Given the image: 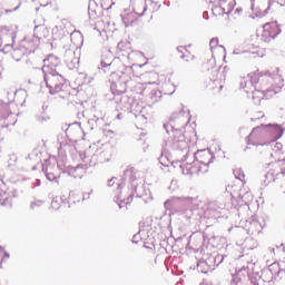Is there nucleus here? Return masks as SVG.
I'll list each match as a JSON object with an SVG mask.
<instances>
[{"instance_id": "f257e3e1", "label": "nucleus", "mask_w": 285, "mask_h": 285, "mask_svg": "<svg viewBox=\"0 0 285 285\" xmlns=\"http://www.w3.org/2000/svg\"><path fill=\"white\" fill-rule=\"evenodd\" d=\"M240 88L247 95L258 92V99H264L266 96L273 97L284 88V77L279 73V68H272L266 71L256 70L240 81Z\"/></svg>"}, {"instance_id": "f03ea898", "label": "nucleus", "mask_w": 285, "mask_h": 285, "mask_svg": "<svg viewBox=\"0 0 285 285\" xmlns=\"http://www.w3.org/2000/svg\"><path fill=\"white\" fill-rule=\"evenodd\" d=\"M199 206L197 198L195 197H171L165 202L166 210H170L173 215L179 213L187 219H190L194 215V210H197Z\"/></svg>"}, {"instance_id": "7ed1b4c3", "label": "nucleus", "mask_w": 285, "mask_h": 285, "mask_svg": "<svg viewBox=\"0 0 285 285\" xmlns=\"http://www.w3.org/2000/svg\"><path fill=\"white\" fill-rule=\"evenodd\" d=\"M242 262H245L246 265H243L242 268L236 271V274L232 275L230 285H239L246 279L255 277L257 274L256 262L253 259V255L245 254L242 256Z\"/></svg>"}, {"instance_id": "20e7f679", "label": "nucleus", "mask_w": 285, "mask_h": 285, "mask_svg": "<svg viewBox=\"0 0 285 285\" xmlns=\"http://www.w3.org/2000/svg\"><path fill=\"white\" fill-rule=\"evenodd\" d=\"M165 130L171 134L166 141V147L171 148V150H181V153H186L184 159L188 157V141H186V136H184V131L180 129H174L173 125H165Z\"/></svg>"}, {"instance_id": "39448f33", "label": "nucleus", "mask_w": 285, "mask_h": 285, "mask_svg": "<svg viewBox=\"0 0 285 285\" xmlns=\"http://www.w3.org/2000/svg\"><path fill=\"white\" fill-rule=\"evenodd\" d=\"M266 179L273 181L278 190H285V159L273 165L266 175Z\"/></svg>"}, {"instance_id": "423d86ee", "label": "nucleus", "mask_w": 285, "mask_h": 285, "mask_svg": "<svg viewBox=\"0 0 285 285\" xmlns=\"http://www.w3.org/2000/svg\"><path fill=\"white\" fill-rule=\"evenodd\" d=\"M47 88H49L50 95H57V92H63L67 90L68 97H70V86L59 73H51L45 76Z\"/></svg>"}, {"instance_id": "0eeeda50", "label": "nucleus", "mask_w": 285, "mask_h": 285, "mask_svg": "<svg viewBox=\"0 0 285 285\" xmlns=\"http://www.w3.org/2000/svg\"><path fill=\"white\" fill-rule=\"evenodd\" d=\"M245 141L247 146H268V131L264 128V125L254 127Z\"/></svg>"}, {"instance_id": "6e6552de", "label": "nucleus", "mask_w": 285, "mask_h": 285, "mask_svg": "<svg viewBox=\"0 0 285 285\" xmlns=\"http://www.w3.org/2000/svg\"><path fill=\"white\" fill-rule=\"evenodd\" d=\"M282 35V28L277 21L267 22L263 26V32L261 35V40L265 43H271L273 39Z\"/></svg>"}, {"instance_id": "1a4fd4ad", "label": "nucleus", "mask_w": 285, "mask_h": 285, "mask_svg": "<svg viewBox=\"0 0 285 285\" xmlns=\"http://www.w3.org/2000/svg\"><path fill=\"white\" fill-rule=\"evenodd\" d=\"M279 275V265L277 264H272L268 268L264 269L262 272V275H255L254 277L257 279H263V282L271 283L274 279H277V276Z\"/></svg>"}, {"instance_id": "9d476101", "label": "nucleus", "mask_w": 285, "mask_h": 285, "mask_svg": "<svg viewBox=\"0 0 285 285\" xmlns=\"http://www.w3.org/2000/svg\"><path fill=\"white\" fill-rule=\"evenodd\" d=\"M235 0H219L218 6L212 9L215 14H230L235 8Z\"/></svg>"}, {"instance_id": "9b49d317", "label": "nucleus", "mask_w": 285, "mask_h": 285, "mask_svg": "<svg viewBox=\"0 0 285 285\" xmlns=\"http://www.w3.org/2000/svg\"><path fill=\"white\" fill-rule=\"evenodd\" d=\"M58 67L59 58L50 55L43 60L42 72L45 73V76L55 75V72H57Z\"/></svg>"}, {"instance_id": "f8f14e48", "label": "nucleus", "mask_w": 285, "mask_h": 285, "mask_svg": "<svg viewBox=\"0 0 285 285\" xmlns=\"http://www.w3.org/2000/svg\"><path fill=\"white\" fill-rule=\"evenodd\" d=\"M264 129L267 131V140L269 142L276 141V139H279V137L284 135V129H282V126L276 124L264 125Z\"/></svg>"}, {"instance_id": "ddd939ff", "label": "nucleus", "mask_w": 285, "mask_h": 285, "mask_svg": "<svg viewBox=\"0 0 285 285\" xmlns=\"http://www.w3.org/2000/svg\"><path fill=\"white\" fill-rule=\"evenodd\" d=\"M195 159L196 166H199V164L210 166V164H213L214 156L208 150H200L197 154H195Z\"/></svg>"}, {"instance_id": "4468645a", "label": "nucleus", "mask_w": 285, "mask_h": 285, "mask_svg": "<svg viewBox=\"0 0 285 285\" xmlns=\"http://www.w3.org/2000/svg\"><path fill=\"white\" fill-rule=\"evenodd\" d=\"M117 193H118V196H117V200H118V206L119 208H124V205L125 206H128V204H131L132 203V194H129V195H124L120 190L121 188H124V183H118L117 184Z\"/></svg>"}, {"instance_id": "2eb2a0df", "label": "nucleus", "mask_w": 285, "mask_h": 285, "mask_svg": "<svg viewBox=\"0 0 285 285\" xmlns=\"http://www.w3.org/2000/svg\"><path fill=\"white\" fill-rule=\"evenodd\" d=\"M12 202V195L8 193V185L0 180V206H6Z\"/></svg>"}, {"instance_id": "dca6fc26", "label": "nucleus", "mask_w": 285, "mask_h": 285, "mask_svg": "<svg viewBox=\"0 0 285 285\" xmlns=\"http://www.w3.org/2000/svg\"><path fill=\"white\" fill-rule=\"evenodd\" d=\"M180 169L183 170V175H196L197 163L193 161V164H189L183 160V163L180 164Z\"/></svg>"}, {"instance_id": "f3484780", "label": "nucleus", "mask_w": 285, "mask_h": 285, "mask_svg": "<svg viewBox=\"0 0 285 285\" xmlns=\"http://www.w3.org/2000/svg\"><path fill=\"white\" fill-rule=\"evenodd\" d=\"M14 31L9 27H2L0 29V39L2 41H14Z\"/></svg>"}, {"instance_id": "a211bd4d", "label": "nucleus", "mask_w": 285, "mask_h": 285, "mask_svg": "<svg viewBox=\"0 0 285 285\" xmlns=\"http://www.w3.org/2000/svg\"><path fill=\"white\" fill-rule=\"evenodd\" d=\"M72 36L75 39L73 46H76V50H81L83 47V33L79 30H73Z\"/></svg>"}, {"instance_id": "6ab92c4d", "label": "nucleus", "mask_w": 285, "mask_h": 285, "mask_svg": "<svg viewBox=\"0 0 285 285\" xmlns=\"http://www.w3.org/2000/svg\"><path fill=\"white\" fill-rule=\"evenodd\" d=\"M146 10H148V7H146V0H141L140 3L135 4L134 7V12L138 17H144V14H146Z\"/></svg>"}, {"instance_id": "aec40b11", "label": "nucleus", "mask_w": 285, "mask_h": 285, "mask_svg": "<svg viewBox=\"0 0 285 285\" xmlns=\"http://www.w3.org/2000/svg\"><path fill=\"white\" fill-rule=\"evenodd\" d=\"M264 228V225H262V223H259V220L257 219H253L250 223H249V230L252 232L253 235L257 234L263 230Z\"/></svg>"}, {"instance_id": "412c9836", "label": "nucleus", "mask_w": 285, "mask_h": 285, "mask_svg": "<svg viewBox=\"0 0 285 285\" xmlns=\"http://www.w3.org/2000/svg\"><path fill=\"white\" fill-rule=\"evenodd\" d=\"M59 175V168L57 167H49L46 173V177L49 181H55L57 176Z\"/></svg>"}, {"instance_id": "4be33fe9", "label": "nucleus", "mask_w": 285, "mask_h": 285, "mask_svg": "<svg viewBox=\"0 0 285 285\" xmlns=\"http://www.w3.org/2000/svg\"><path fill=\"white\" fill-rule=\"evenodd\" d=\"M150 104H158L161 101V91L160 90H153L149 96Z\"/></svg>"}, {"instance_id": "5701e85b", "label": "nucleus", "mask_w": 285, "mask_h": 285, "mask_svg": "<svg viewBox=\"0 0 285 285\" xmlns=\"http://www.w3.org/2000/svg\"><path fill=\"white\" fill-rule=\"evenodd\" d=\"M117 48L120 52H128V50H130V42L120 41V42H118Z\"/></svg>"}, {"instance_id": "b1692460", "label": "nucleus", "mask_w": 285, "mask_h": 285, "mask_svg": "<svg viewBox=\"0 0 285 285\" xmlns=\"http://www.w3.org/2000/svg\"><path fill=\"white\" fill-rule=\"evenodd\" d=\"M205 173H208V165L206 164H198L196 166V175H204Z\"/></svg>"}, {"instance_id": "393cba45", "label": "nucleus", "mask_w": 285, "mask_h": 285, "mask_svg": "<svg viewBox=\"0 0 285 285\" xmlns=\"http://www.w3.org/2000/svg\"><path fill=\"white\" fill-rule=\"evenodd\" d=\"M99 1L102 10H110V8L115 6V2H112V0H99Z\"/></svg>"}, {"instance_id": "a878e982", "label": "nucleus", "mask_w": 285, "mask_h": 285, "mask_svg": "<svg viewBox=\"0 0 285 285\" xmlns=\"http://www.w3.org/2000/svg\"><path fill=\"white\" fill-rule=\"evenodd\" d=\"M234 177L239 179V181H244L246 175H244V170L242 168L234 169Z\"/></svg>"}, {"instance_id": "bb28decb", "label": "nucleus", "mask_w": 285, "mask_h": 285, "mask_svg": "<svg viewBox=\"0 0 285 285\" xmlns=\"http://www.w3.org/2000/svg\"><path fill=\"white\" fill-rule=\"evenodd\" d=\"M136 124L138 126H146L148 124V118H146V116H144V115H138L136 117Z\"/></svg>"}, {"instance_id": "cd10ccee", "label": "nucleus", "mask_w": 285, "mask_h": 285, "mask_svg": "<svg viewBox=\"0 0 285 285\" xmlns=\"http://www.w3.org/2000/svg\"><path fill=\"white\" fill-rule=\"evenodd\" d=\"M75 82L77 83V86H83V83H86V73L79 72Z\"/></svg>"}, {"instance_id": "c85d7f7f", "label": "nucleus", "mask_w": 285, "mask_h": 285, "mask_svg": "<svg viewBox=\"0 0 285 285\" xmlns=\"http://www.w3.org/2000/svg\"><path fill=\"white\" fill-rule=\"evenodd\" d=\"M210 88L213 90H217V92H222V88H224V85L219 82V80L212 81Z\"/></svg>"}, {"instance_id": "c756f323", "label": "nucleus", "mask_w": 285, "mask_h": 285, "mask_svg": "<svg viewBox=\"0 0 285 285\" xmlns=\"http://www.w3.org/2000/svg\"><path fill=\"white\" fill-rule=\"evenodd\" d=\"M225 257H226V255H222V254L216 255L214 258V264L216 266H219V264H222L224 262Z\"/></svg>"}, {"instance_id": "7c9ffc66", "label": "nucleus", "mask_w": 285, "mask_h": 285, "mask_svg": "<svg viewBox=\"0 0 285 285\" xmlns=\"http://www.w3.org/2000/svg\"><path fill=\"white\" fill-rule=\"evenodd\" d=\"M177 50L178 52L181 53L180 56L181 59H186V57H188V55H186L188 53V49H186V47H178Z\"/></svg>"}, {"instance_id": "2f4dec72", "label": "nucleus", "mask_w": 285, "mask_h": 285, "mask_svg": "<svg viewBox=\"0 0 285 285\" xmlns=\"http://www.w3.org/2000/svg\"><path fill=\"white\" fill-rule=\"evenodd\" d=\"M217 46H219V39L213 38L209 42L210 49L213 50L214 48H217Z\"/></svg>"}, {"instance_id": "473e14b6", "label": "nucleus", "mask_w": 285, "mask_h": 285, "mask_svg": "<svg viewBox=\"0 0 285 285\" xmlns=\"http://www.w3.org/2000/svg\"><path fill=\"white\" fill-rule=\"evenodd\" d=\"M100 66H101V68H108V66H112V61L101 60Z\"/></svg>"}, {"instance_id": "72a5a7b5", "label": "nucleus", "mask_w": 285, "mask_h": 285, "mask_svg": "<svg viewBox=\"0 0 285 285\" xmlns=\"http://www.w3.org/2000/svg\"><path fill=\"white\" fill-rule=\"evenodd\" d=\"M51 208L53 210H59V202L58 200H52L51 202Z\"/></svg>"}, {"instance_id": "f704fd0d", "label": "nucleus", "mask_w": 285, "mask_h": 285, "mask_svg": "<svg viewBox=\"0 0 285 285\" xmlns=\"http://www.w3.org/2000/svg\"><path fill=\"white\" fill-rule=\"evenodd\" d=\"M0 253L3 254V257L0 258L1 259V264L3 263V259H10V254H8L7 252L0 250Z\"/></svg>"}, {"instance_id": "c9c22d12", "label": "nucleus", "mask_w": 285, "mask_h": 285, "mask_svg": "<svg viewBox=\"0 0 285 285\" xmlns=\"http://www.w3.org/2000/svg\"><path fill=\"white\" fill-rule=\"evenodd\" d=\"M256 119H264V114L262 111H258L256 114V118H252V121H255Z\"/></svg>"}, {"instance_id": "e433bc0d", "label": "nucleus", "mask_w": 285, "mask_h": 285, "mask_svg": "<svg viewBox=\"0 0 285 285\" xmlns=\"http://www.w3.org/2000/svg\"><path fill=\"white\" fill-rule=\"evenodd\" d=\"M283 148V145L281 142H276L275 146H274V150H282Z\"/></svg>"}, {"instance_id": "4c0bfd02", "label": "nucleus", "mask_w": 285, "mask_h": 285, "mask_svg": "<svg viewBox=\"0 0 285 285\" xmlns=\"http://www.w3.org/2000/svg\"><path fill=\"white\" fill-rule=\"evenodd\" d=\"M242 12H244V10L242 8H237L234 11V14H240Z\"/></svg>"}, {"instance_id": "58836bf2", "label": "nucleus", "mask_w": 285, "mask_h": 285, "mask_svg": "<svg viewBox=\"0 0 285 285\" xmlns=\"http://www.w3.org/2000/svg\"><path fill=\"white\" fill-rule=\"evenodd\" d=\"M134 170H135V168H132V167L129 168V169H127V170H126V175H130V173H134Z\"/></svg>"}, {"instance_id": "ea45409f", "label": "nucleus", "mask_w": 285, "mask_h": 285, "mask_svg": "<svg viewBox=\"0 0 285 285\" xmlns=\"http://www.w3.org/2000/svg\"><path fill=\"white\" fill-rule=\"evenodd\" d=\"M203 19H208V12H207V11H205V12L203 13Z\"/></svg>"}, {"instance_id": "a19ab883", "label": "nucleus", "mask_w": 285, "mask_h": 285, "mask_svg": "<svg viewBox=\"0 0 285 285\" xmlns=\"http://www.w3.org/2000/svg\"><path fill=\"white\" fill-rule=\"evenodd\" d=\"M115 179V178H112ZM112 179L108 180V186H115V183L112 181Z\"/></svg>"}, {"instance_id": "79ce46f5", "label": "nucleus", "mask_w": 285, "mask_h": 285, "mask_svg": "<svg viewBox=\"0 0 285 285\" xmlns=\"http://www.w3.org/2000/svg\"><path fill=\"white\" fill-rule=\"evenodd\" d=\"M281 6H285V0H277Z\"/></svg>"}, {"instance_id": "37998d69", "label": "nucleus", "mask_w": 285, "mask_h": 285, "mask_svg": "<svg viewBox=\"0 0 285 285\" xmlns=\"http://www.w3.org/2000/svg\"><path fill=\"white\" fill-rule=\"evenodd\" d=\"M200 285H213L210 282H203Z\"/></svg>"}, {"instance_id": "c03bdc74", "label": "nucleus", "mask_w": 285, "mask_h": 285, "mask_svg": "<svg viewBox=\"0 0 285 285\" xmlns=\"http://www.w3.org/2000/svg\"><path fill=\"white\" fill-rule=\"evenodd\" d=\"M137 235H134V237H132V242H134V244H137Z\"/></svg>"}, {"instance_id": "a18cd8bd", "label": "nucleus", "mask_w": 285, "mask_h": 285, "mask_svg": "<svg viewBox=\"0 0 285 285\" xmlns=\"http://www.w3.org/2000/svg\"><path fill=\"white\" fill-rule=\"evenodd\" d=\"M80 157H81L82 161L86 163V155L82 156V155L80 154Z\"/></svg>"}, {"instance_id": "49530a36", "label": "nucleus", "mask_w": 285, "mask_h": 285, "mask_svg": "<svg viewBox=\"0 0 285 285\" xmlns=\"http://www.w3.org/2000/svg\"><path fill=\"white\" fill-rule=\"evenodd\" d=\"M128 72H132V67H127Z\"/></svg>"}, {"instance_id": "de8ad7c7", "label": "nucleus", "mask_w": 285, "mask_h": 285, "mask_svg": "<svg viewBox=\"0 0 285 285\" xmlns=\"http://www.w3.org/2000/svg\"><path fill=\"white\" fill-rule=\"evenodd\" d=\"M160 164L164 166V157L160 158Z\"/></svg>"}, {"instance_id": "09e8293b", "label": "nucleus", "mask_w": 285, "mask_h": 285, "mask_svg": "<svg viewBox=\"0 0 285 285\" xmlns=\"http://www.w3.org/2000/svg\"><path fill=\"white\" fill-rule=\"evenodd\" d=\"M117 119H121V114H118Z\"/></svg>"}, {"instance_id": "8fccbe9b", "label": "nucleus", "mask_w": 285, "mask_h": 285, "mask_svg": "<svg viewBox=\"0 0 285 285\" xmlns=\"http://www.w3.org/2000/svg\"><path fill=\"white\" fill-rule=\"evenodd\" d=\"M283 85H284V86H283L282 88H284V89H285V82H284V79H283Z\"/></svg>"}, {"instance_id": "3c124183", "label": "nucleus", "mask_w": 285, "mask_h": 285, "mask_svg": "<svg viewBox=\"0 0 285 285\" xmlns=\"http://www.w3.org/2000/svg\"><path fill=\"white\" fill-rule=\"evenodd\" d=\"M271 250H272V253H275V248H272Z\"/></svg>"}, {"instance_id": "603ef678", "label": "nucleus", "mask_w": 285, "mask_h": 285, "mask_svg": "<svg viewBox=\"0 0 285 285\" xmlns=\"http://www.w3.org/2000/svg\"><path fill=\"white\" fill-rule=\"evenodd\" d=\"M167 6H170V2H167Z\"/></svg>"}, {"instance_id": "864d4df0", "label": "nucleus", "mask_w": 285, "mask_h": 285, "mask_svg": "<svg viewBox=\"0 0 285 285\" xmlns=\"http://www.w3.org/2000/svg\"><path fill=\"white\" fill-rule=\"evenodd\" d=\"M254 285H259V284L255 283Z\"/></svg>"}, {"instance_id": "5fc2aeb1", "label": "nucleus", "mask_w": 285, "mask_h": 285, "mask_svg": "<svg viewBox=\"0 0 285 285\" xmlns=\"http://www.w3.org/2000/svg\"><path fill=\"white\" fill-rule=\"evenodd\" d=\"M0 266H1V259H0Z\"/></svg>"}, {"instance_id": "6e6d98bb", "label": "nucleus", "mask_w": 285, "mask_h": 285, "mask_svg": "<svg viewBox=\"0 0 285 285\" xmlns=\"http://www.w3.org/2000/svg\"><path fill=\"white\" fill-rule=\"evenodd\" d=\"M283 193H285V190H283Z\"/></svg>"}]
</instances>
